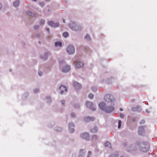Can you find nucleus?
<instances>
[{
	"instance_id": "nucleus-1",
	"label": "nucleus",
	"mask_w": 157,
	"mask_h": 157,
	"mask_svg": "<svg viewBox=\"0 0 157 157\" xmlns=\"http://www.w3.org/2000/svg\"><path fill=\"white\" fill-rule=\"evenodd\" d=\"M69 26L70 29L74 31H80L81 29V27L80 26L75 24L73 22L70 24Z\"/></svg>"
},
{
	"instance_id": "nucleus-2",
	"label": "nucleus",
	"mask_w": 157,
	"mask_h": 157,
	"mask_svg": "<svg viewBox=\"0 0 157 157\" xmlns=\"http://www.w3.org/2000/svg\"><path fill=\"white\" fill-rule=\"evenodd\" d=\"M67 51L69 54H72L75 52V49L72 46H69L67 48Z\"/></svg>"
},
{
	"instance_id": "nucleus-3",
	"label": "nucleus",
	"mask_w": 157,
	"mask_h": 157,
	"mask_svg": "<svg viewBox=\"0 0 157 157\" xmlns=\"http://www.w3.org/2000/svg\"><path fill=\"white\" fill-rule=\"evenodd\" d=\"M86 105L87 107L92 109L93 111L95 110V108L94 107L93 104L91 102L88 101H86Z\"/></svg>"
},
{
	"instance_id": "nucleus-4",
	"label": "nucleus",
	"mask_w": 157,
	"mask_h": 157,
	"mask_svg": "<svg viewBox=\"0 0 157 157\" xmlns=\"http://www.w3.org/2000/svg\"><path fill=\"white\" fill-rule=\"evenodd\" d=\"M112 97L109 95H106L104 97V99L105 101L109 102H112L113 100L112 99Z\"/></svg>"
},
{
	"instance_id": "nucleus-5",
	"label": "nucleus",
	"mask_w": 157,
	"mask_h": 157,
	"mask_svg": "<svg viewBox=\"0 0 157 157\" xmlns=\"http://www.w3.org/2000/svg\"><path fill=\"white\" fill-rule=\"evenodd\" d=\"M81 137L83 139L86 140L89 139V134L87 133H84L82 134L81 135Z\"/></svg>"
},
{
	"instance_id": "nucleus-6",
	"label": "nucleus",
	"mask_w": 157,
	"mask_h": 157,
	"mask_svg": "<svg viewBox=\"0 0 157 157\" xmlns=\"http://www.w3.org/2000/svg\"><path fill=\"white\" fill-rule=\"evenodd\" d=\"M114 109V107L113 106H107L106 107L105 110L107 113L111 112Z\"/></svg>"
},
{
	"instance_id": "nucleus-7",
	"label": "nucleus",
	"mask_w": 157,
	"mask_h": 157,
	"mask_svg": "<svg viewBox=\"0 0 157 157\" xmlns=\"http://www.w3.org/2000/svg\"><path fill=\"white\" fill-rule=\"evenodd\" d=\"M49 25L52 27H57L59 26L58 23H55L54 22L52 21H49L48 22Z\"/></svg>"
},
{
	"instance_id": "nucleus-8",
	"label": "nucleus",
	"mask_w": 157,
	"mask_h": 157,
	"mask_svg": "<svg viewBox=\"0 0 157 157\" xmlns=\"http://www.w3.org/2000/svg\"><path fill=\"white\" fill-rule=\"evenodd\" d=\"M74 64L76 65V67L78 68L82 67L83 66V63L81 62H78L76 63V62H75Z\"/></svg>"
},
{
	"instance_id": "nucleus-9",
	"label": "nucleus",
	"mask_w": 157,
	"mask_h": 157,
	"mask_svg": "<svg viewBox=\"0 0 157 157\" xmlns=\"http://www.w3.org/2000/svg\"><path fill=\"white\" fill-rule=\"evenodd\" d=\"M73 86L76 89H78L81 87V85L78 82H74L73 83Z\"/></svg>"
},
{
	"instance_id": "nucleus-10",
	"label": "nucleus",
	"mask_w": 157,
	"mask_h": 157,
	"mask_svg": "<svg viewBox=\"0 0 157 157\" xmlns=\"http://www.w3.org/2000/svg\"><path fill=\"white\" fill-rule=\"evenodd\" d=\"M84 121L85 122H90L91 121H93L94 120V118L93 117H84Z\"/></svg>"
},
{
	"instance_id": "nucleus-11",
	"label": "nucleus",
	"mask_w": 157,
	"mask_h": 157,
	"mask_svg": "<svg viewBox=\"0 0 157 157\" xmlns=\"http://www.w3.org/2000/svg\"><path fill=\"white\" fill-rule=\"evenodd\" d=\"M74 125L72 123H70L69 124V129L70 132L72 133L74 131V129L72 127H74Z\"/></svg>"
},
{
	"instance_id": "nucleus-12",
	"label": "nucleus",
	"mask_w": 157,
	"mask_h": 157,
	"mask_svg": "<svg viewBox=\"0 0 157 157\" xmlns=\"http://www.w3.org/2000/svg\"><path fill=\"white\" fill-rule=\"evenodd\" d=\"M100 108L103 110H105V104L104 102H101L99 105Z\"/></svg>"
},
{
	"instance_id": "nucleus-13",
	"label": "nucleus",
	"mask_w": 157,
	"mask_h": 157,
	"mask_svg": "<svg viewBox=\"0 0 157 157\" xmlns=\"http://www.w3.org/2000/svg\"><path fill=\"white\" fill-rule=\"evenodd\" d=\"M59 89L61 90L60 94H62L63 93L64 91H66L67 90V89L66 87L65 86H61L59 87Z\"/></svg>"
},
{
	"instance_id": "nucleus-14",
	"label": "nucleus",
	"mask_w": 157,
	"mask_h": 157,
	"mask_svg": "<svg viewBox=\"0 0 157 157\" xmlns=\"http://www.w3.org/2000/svg\"><path fill=\"white\" fill-rule=\"evenodd\" d=\"M70 70V67L69 66H66L64 67L62 71L64 72L68 71Z\"/></svg>"
},
{
	"instance_id": "nucleus-15",
	"label": "nucleus",
	"mask_w": 157,
	"mask_h": 157,
	"mask_svg": "<svg viewBox=\"0 0 157 157\" xmlns=\"http://www.w3.org/2000/svg\"><path fill=\"white\" fill-rule=\"evenodd\" d=\"M144 128L143 126H141L139 128V131H138V133L139 134H141V132H144Z\"/></svg>"
},
{
	"instance_id": "nucleus-16",
	"label": "nucleus",
	"mask_w": 157,
	"mask_h": 157,
	"mask_svg": "<svg viewBox=\"0 0 157 157\" xmlns=\"http://www.w3.org/2000/svg\"><path fill=\"white\" fill-rule=\"evenodd\" d=\"M19 2L18 1H16L13 3V6L15 7L18 6L19 5Z\"/></svg>"
},
{
	"instance_id": "nucleus-17",
	"label": "nucleus",
	"mask_w": 157,
	"mask_h": 157,
	"mask_svg": "<svg viewBox=\"0 0 157 157\" xmlns=\"http://www.w3.org/2000/svg\"><path fill=\"white\" fill-rule=\"evenodd\" d=\"M84 155V153L83 152V150H80L79 153V157H83Z\"/></svg>"
},
{
	"instance_id": "nucleus-18",
	"label": "nucleus",
	"mask_w": 157,
	"mask_h": 157,
	"mask_svg": "<svg viewBox=\"0 0 157 157\" xmlns=\"http://www.w3.org/2000/svg\"><path fill=\"white\" fill-rule=\"evenodd\" d=\"M55 45L56 47L58 46L61 47L62 46V43L60 42H55Z\"/></svg>"
},
{
	"instance_id": "nucleus-19",
	"label": "nucleus",
	"mask_w": 157,
	"mask_h": 157,
	"mask_svg": "<svg viewBox=\"0 0 157 157\" xmlns=\"http://www.w3.org/2000/svg\"><path fill=\"white\" fill-rule=\"evenodd\" d=\"M97 131V128L95 127L94 128H93L91 130V132H95Z\"/></svg>"
},
{
	"instance_id": "nucleus-20",
	"label": "nucleus",
	"mask_w": 157,
	"mask_h": 157,
	"mask_svg": "<svg viewBox=\"0 0 157 157\" xmlns=\"http://www.w3.org/2000/svg\"><path fill=\"white\" fill-rule=\"evenodd\" d=\"M105 146L106 147L107 146H110V147L111 148V144L110 142H106L105 144Z\"/></svg>"
},
{
	"instance_id": "nucleus-21",
	"label": "nucleus",
	"mask_w": 157,
	"mask_h": 157,
	"mask_svg": "<svg viewBox=\"0 0 157 157\" xmlns=\"http://www.w3.org/2000/svg\"><path fill=\"white\" fill-rule=\"evenodd\" d=\"M26 14L28 16L32 15V17H33L34 16V14H32L31 12H29V11L27 12Z\"/></svg>"
},
{
	"instance_id": "nucleus-22",
	"label": "nucleus",
	"mask_w": 157,
	"mask_h": 157,
	"mask_svg": "<svg viewBox=\"0 0 157 157\" xmlns=\"http://www.w3.org/2000/svg\"><path fill=\"white\" fill-rule=\"evenodd\" d=\"M63 35L64 37H66L68 36V34L67 32H65L63 33Z\"/></svg>"
},
{
	"instance_id": "nucleus-23",
	"label": "nucleus",
	"mask_w": 157,
	"mask_h": 157,
	"mask_svg": "<svg viewBox=\"0 0 157 157\" xmlns=\"http://www.w3.org/2000/svg\"><path fill=\"white\" fill-rule=\"evenodd\" d=\"M85 38L87 40H89L90 39V36L88 35H86L85 37Z\"/></svg>"
},
{
	"instance_id": "nucleus-24",
	"label": "nucleus",
	"mask_w": 157,
	"mask_h": 157,
	"mask_svg": "<svg viewBox=\"0 0 157 157\" xmlns=\"http://www.w3.org/2000/svg\"><path fill=\"white\" fill-rule=\"evenodd\" d=\"M121 122L120 120H119L118 121V128H120L121 127Z\"/></svg>"
},
{
	"instance_id": "nucleus-25",
	"label": "nucleus",
	"mask_w": 157,
	"mask_h": 157,
	"mask_svg": "<svg viewBox=\"0 0 157 157\" xmlns=\"http://www.w3.org/2000/svg\"><path fill=\"white\" fill-rule=\"evenodd\" d=\"M88 96L90 98L92 99L93 98L94 95L93 94H89Z\"/></svg>"
},
{
	"instance_id": "nucleus-26",
	"label": "nucleus",
	"mask_w": 157,
	"mask_h": 157,
	"mask_svg": "<svg viewBox=\"0 0 157 157\" xmlns=\"http://www.w3.org/2000/svg\"><path fill=\"white\" fill-rule=\"evenodd\" d=\"M44 23V21L43 20H41L40 21V24L43 25Z\"/></svg>"
},
{
	"instance_id": "nucleus-27",
	"label": "nucleus",
	"mask_w": 157,
	"mask_h": 157,
	"mask_svg": "<svg viewBox=\"0 0 157 157\" xmlns=\"http://www.w3.org/2000/svg\"><path fill=\"white\" fill-rule=\"evenodd\" d=\"M71 116L72 117H74L75 116V115L74 113H72L71 114Z\"/></svg>"
},
{
	"instance_id": "nucleus-28",
	"label": "nucleus",
	"mask_w": 157,
	"mask_h": 157,
	"mask_svg": "<svg viewBox=\"0 0 157 157\" xmlns=\"http://www.w3.org/2000/svg\"><path fill=\"white\" fill-rule=\"evenodd\" d=\"M118 155H110V157H117Z\"/></svg>"
},
{
	"instance_id": "nucleus-29",
	"label": "nucleus",
	"mask_w": 157,
	"mask_h": 157,
	"mask_svg": "<svg viewBox=\"0 0 157 157\" xmlns=\"http://www.w3.org/2000/svg\"><path fill=\"white\" fill-rule=\"evenodd\" d=\"M34 92L36 93L39 91V90L38 89H36L35 90H34Z\"/></svg>"
},
{
	"instance_id": "nucleus-30",
	"label": "nucleus",
	"mask_w": 157,
	"mask_h": 157,
	"mask_svg": "<svg viewBox=\"0 0 157 157\" xmlns=\"http://www.w3.org/2000/svg\"><path fill=\"white\" fill-rule=\"evenodd\" d=\"M91 152L89 151L88 152V155L87 157H90V156L91 155Z\"/></svg>"
},
{
	"instance_id": "nucleus-31",
	"label": "nucleus",
	"mask_w": 157,
	"mask_h": 157,
	"mask_svg": "<svg viewBox=\"0 0 157 157\" xmlns=\"http://www.w3.org/2000/svg\"><path fill=\"white\" fill-rule=\"evenodd\" d=\"M39 28V26L38 25L37 26H35L34 27V29H38Z\"/></svg>"
},
{
	"instance_id": "nucleus-32",
	"label": "nucleus",
	"mask_w": 157,
	"mask_h": 157,
	"mask_svg": "<svg viewBox=\"0 0 157 157\" xmlns=\"http://www.w3.org/2000/svg\"><path fill=\"white\" fill-rule=\"evenodd\" d=\"M120 117L121 118H123L124 117V115L123 114L121 113L120 114Z\"/></svg>"
},
{
	"instance_id": "nucleus-33",
	"label": "nucleus",
	"mask_w": 157,
	"mask_h": 157,
	"mask_svg": "<svg viewBox=\"0 0 157 157\" xmlns=\"http://www.w3.org/2000/svg\"><path fill=\"white\" fill-rule=\"evenodd\" d=\"M40 4L41 6H42L44 5V3L43 2H41L40 3Z\"/></svg>"
},
{
	"instance_id": "nucleus-34",
	"label": "nucleus",
	"mask_w": 157,
	"mask_h": 157,
	"mask_svg": "<svg viewBox=\"0 0 157 157\" xmlns=\"http://www.w3.org/2000/svg\"><path fill=\"white\" fill-rule=\"evenodd\" d=\"M92 90L93 91H95V90H96V88L95 87H93L92 88Z\"/></svg>"
},
{
	"instance_id": "nucleus-35",
	"label": "nucleus",
	"mask_w": 157,
	"mask_h": 157,
	"mask_svg": "<svg viewBox=\"0 0 157 157\" xmlns=\"http://www.w3.org/2000/svg\"><path fill=\"white\" fill-rule=\"evenodd\" d=\"M93 139H94L96 140L97 138V136H93Z\"/></svg>"
},
{
	"instance_id": "nucleus-36",
	"label": "nucleus",
	"mask_w": 157,
	"mask_h": 157,
	"mask_svg": "<svg viewBox=\"0 0 157 157\" xmlns=\"http://www.w3.org/2000/svg\"><path fill=\"white\" fill-rule=\"evenodd\" d=\"M48 102H49L51 100V98H50V97H48Z\"/></svg>"
},
{
	"instance_id": "nucleus-37",
	"label": "nucleus",
	"mask_w": 157,
	"mask_h": 157,
	"mask_svg": "<svg viewBox=\"0 0 157 157\" xmlns=\"http://www.w3.org/2000/svg\"><path fill=\"white\" fill-rule=\"evenodd\" d=\"M61 103H62V104H63V105H64V103H65V101L64 100H62L61 101Z\"/></svg>"
},
{
	"instance_id": "nucleus-38",
	"label": "nucleus",
	"mask_w": 157,
	"mask_h": 157,
	"mask_svg": "<svg viewBox=\"0 0 157 157\" xmlns=\"http://www.w3.org/2000/svg\"><path fill=\"white\" fill-rule=\"evenodd\" d=\"M39 75L40 76H41L42 74V73L41 72H39Z\"/></svg>"
},
{
	"instance_id": "nucleus-39",
	"label": "nucleus",
	"mask_w": 157,
	"mask_h": 157,
	"mask_svg": "<svg viewBox=\"0 0 157 157\" xmlns=\"http://www.w3.org/2000/svg\"><path fill=\"white\" fill-rule=\"evenodd\" d=\"M46 29L48 32H49V29L48 28H46Z\"/></svg>"
},
{
	"instance_id": "nucleus-40",
	"label": "nucleus",
	"mask_w": 157,
	"mask_h": 157,
	"mask_svg": "<svg viewBox=\"0 0 157 157\" xmlns=\"http://www.w3.org/2000/svg\"><path fill=\"white\" fill-rule=\"evenodd\" d=\"M63 62V61H60V65Z\"/></svg>"
},
{
	"instance_id": "nucleus-41",
	"label": "nucleus",
	"mask_w": 157,
	"mask_h": 157,
	"mask_svg": "<svg viewBox=\"0 0 157 157\" xmlns=\"http://www.w3.org/2000/svg\"><path fill=\"white\" fill-rule=\"evenodd\" d=\"M2 5L1 3H0V9L2 8Z\"/></svg>"
},
{
	"instance_id": "nucleus-42",
	"label": "nucleus",
	"mask_w": 157,
	"mask_h": 157,
	"mask_svg": "<svg viewBox=\"0 0 157 157\" xmlns=\"http://www.w3.org/2000/svg\"><path fill=\"white\" fill-rule=\"evenodd\" d=\"M65 21L64 19H63V22L64 23H65Z\"/></svg>"
},
{
	"instance_id": "nucleus-43",
	"label": "nucleus",
	"mask_w": 157,
	"mask_h": 157,
	"mask_svg": "<svg viewBox=\"0 0 157 157\" xmlns=\"http://www.w3.org/2000/svg\"><path fill=\"white\" fill-rule=\"evenodd\" d=\"M120 110L121 111H123V109H122V108H121V109H120Z\"/></svg>"
},
{
	"instance_id": "nucleus-44",
	"label": "nucleus",
	"mask_w": 157,
	"mask_h": 157,
	"mask_svg": "<svg viewBox=\"0 0 157 157\" xmlns=\"http://www.w3.org/2000/svg\"><path fill=\"white\" fill-rule=\"evenodd\" d=\"M142 123H144V120L142 121Z\"/></svg>"
},
{
	"instance_id": "nucleus-45",
	"label": "nucleus",
	"mask_w": 157,
	"mask_h": 157,
	"mask_svg": "<svg viewBox=\"0 0 157 157\" xmlns=\"http://www.w3.org/2000/svg\"><path fill=\"white\" fill-rule=\"evenodd\" d=\"M42 58V59H46V58H44V57Z\"/></svg>"
},
{
	"instance_id": "nucleus-46",
	"label": "nucleus",
	"mask_w": 157,
	"mask_h": 157,
	"mask_svg": "<svg viewBox=\"0 0 157 157\" xmlns=\"http://www.w3.org/2000/svg\"><path fill=\"white\" fill-rule=\"evenodd\" d=\"M75 106L76 107H77V108L78 107H76V105H75Z\"/></svg>"
},
{
	"instance_id": "nucleus-47",
	"label": "nucleus",
	"mask_w": 157,
	"mask_h": 157,
	"mask_svg": "<svg viewBox=\"0 0 157 157\" xmlns=\"http://www.w3.org/2000/svg\"><path fill=\"white\" fill-rule=\"evenodd\" d=\"M45 56H46V54H45Z\"/></svg>"
},
{
	"instance_id": "nucleus-48",
	"label": "nucleus",
	"mask_w": 157,
	"mask_h": 157,
	"mask_svg": "<svg viewBox=\"0 0 157 157\" xmlns=\"http://www.w3.org/2000/svg\"><path fill=\"white\" fill-rule=\"evenodd\" d=\"M121 157H122V156H121Z\"/></svg>"
}]
</instances>
